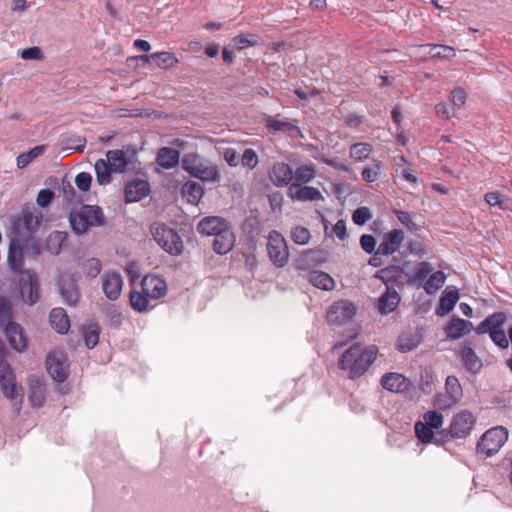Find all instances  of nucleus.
<instances>
[{
    "instance_id": "obj_43",
    "label": "nucleus",
    "mask_w": 512,
    "mask_h": 512,
    "mask_svg": "<svg viewBox=\"0 0 512 512\" xmlns=\"http://www.w3.org/2000/svg\"><path fill=\"white\" fill-rule=\"evenodd\" d=\"M45 151H46L45 145H38V146L33 147L28 152L22 153L17 157V166L19 168H25L37 157L44 154Z\"/></svg>"
},
{
    "instance_id": "obj_30",
    "label": "nucleus",
    "mask_w": 512,
    "mask_h": 512,
    "mask_svg": "<svg viewBox=\"0 0 512 512\" xmlns=\"http://www.w3.org/2000/svg\"><path fill=\"white\" fill-rule=\"evenodd\" d=\"M293 178V171L289 164L277 162L272 167V180L275 185L283 187L288 185Z\"/></svg>"
},
{
    "instance_id": "obj_29",
    "label": "nucleus",
    "mask_w": 512,
    "mask_h": 512,
    "mask_svg": "<svg viewBox=\"0 0 512 512\" xmlns=\"http://www.w3.org/2000/svg\"><path fill=\"white\" fill-rule=\"evenodd\" d=\"M375 276L381 279L388 288L389 285H400L404 283L403 269L398 266H390L383 268L379 270Z\"/></svg>"
},
{
    "instance_id": "obj_12",
    "label": "nucleus",
    "mask_w": 512,
    "mask_h": 512,
    "mask_svg": "<svg viewBox=\"0 0 512 512\" xmlns=\"http://www.w3.org/2000/svg\"><path fill=\"white\" fill-rule=\"evenodd\" d=\"M267 253L272 263L277 267H284L289 259L287 242L283 235L276 230L269 233Z\"/></svg>"
},
{
    "instance_id": "obj_61",
    "label": "nucleus",
    "mask_w": 512,
    "mask_h": 512,
    "mask_svg": "<svg viewBox=\"0 0 512 512\" xmlns=\"http://www.w3.org/2000/svg\"><path fill=\"white\" fill-rule=\"evenodd\" d=\"M92 182V176L87 172L79 173L75 178L76 186L83 192L90 189Z\"/></svg>"
},
{
    "instance_id": "obj_33",
    "label": "nucleus",
    "mask_w": 512,
    "mask_h": 512,
    "mask_svg": "<svg viewBox=\"0 0 512 512\" xmlns=\"http://www.w3.org/2000/svg\"><path fill=\"white\" fill-rule=\"evenodd\" d=\"M180 153L170 147H163L158 151L157 164L164 169H171L179 164Z\"/></svg>"
},
{
    "instance_id": "obj_4",
    "label": "nucleus",
    "mask_w": 512,
    "mask_h": 512,
    "mask_svg": "<svg viewBox=\"0 0 512 512\" xmlns=\"http://www.w3.org/2000/svg\"><path fill=\"white\" fill-rule=\"evenodd\" d=\"M72 230L77 235L84 234L90 227H100L105 224L102 209L96 205H83L79 211H72L69 216Z\"/></svg>"
},
{
    "instance_id": "obj_32",
    "label": "nucleus",
    "mask_w": 512,
    "mask_h": 512,
    "mask_svg": "<svg viewBox=\"0 0 512 512\" xmlns=\"http://www.w3.org/2000/svg\"><path fill=\"white\" fill-rule=\"evenodd\" d=\"M400 296L395 290H390L389 288L385 293L381 295L378 300V309L379 312L383 315H387L393 312L399 305Z\"/></svg>"
},
{
    "instance_id": "obj_8",
    "label": "nucleus",
    "mask_w": 512,
    "mask_h": 512,
    "mask_svg": "<svg viewBox=\"0 0 512 512\" xmlns=\"http://www.w3.org/2000/svg\"><path fill=\"white\" fill-rule=\"evenodd\" d=\"M0 388L3 395L17 406L16 410L19 412L23 401L22 386L17 384L11 365L2 357L0 358Z\"/></svg>"
},
{
    "instance_id": "obj_15",
    "label": "nucleus",
    "mask_w": 512,
    "mask_h": 512,
    "mask_svg": "<svg viewBox=\"0 0 512 512\" xmlns=\"http://www.w3.org/2000/svg\"><path fill=\"white\" fill-rule=\"evenodd\" d=\"M356 314V306L349 301L334 303L327 312L329 323L341 325L351 320Z\"/></svg>"
},
{
    "instance_id": "obj_53",
    "label": "nucleus",
    "mask_w": 512,
    "mask_h": 512,
    "mask_svg": "<svg viewBox=\"0 0 512 512\" xmlns=\"http://www.w3.org/2000/svg\"><path fill=\"white\" fill-rule=\"evenodd\" d=\"M423 420L426 425L434 430L439 429L443 425L444 417L442 413L436 410H430L423 415Z\"/></svg>"
},
{
    "instance_id": "obj_14",
    "label": "nucleus",
    "mask_w": 512,
    "mask_h": 512,
    "mask_svg": "<svg viewBox=\"0 0 512 512\" xmlns=\"http://www.w3.org/2000/svg\"><path fill=\"white\" fill-rule=\"evenodd\" d=\"M278 116L268 115L264 119L265 127L270 133L287 132L292 138L302 137V132L297 126L296 119H279Z\"/></svg>"
},
{
    "instance_id": "obj_22",
    "label": "nucleus",
    "mask_w": 512,
    "mask_h": 512,
    "mask_svg": "<svg viewBox=\"0 0 512 512\" xmlns=\"http://www.w3.org/2000/svg\"><path fill=\"white\" fill-rule=\"evenodd\" d=\"M381 385L384 389L395 392L402 393L409 390L411 386V382L408 378L400 373H386L381 378Z\"/></svg>"
},
{
    "instance_id": "obj_16",
    "label": "nucleus",
    "mask_w": 512,
    "mask_h": 512,
    "mask_svg": "<svg viewBox=\"0 0 512 512\" xmlns=\"http://www.w3.org/2000/svg\"><path fill=\"white\" fill-rule=\"evenodd\" d=\"M46 368L53 380L63 382L68 376L65 359L61 353L52 352L47 355Z\"/></svg>"
},
{
    "instance_id": "obj_39",
    "label": "nucleus",
    "mask_w": 512,
    "mask_h": 512,
    "mask_svg": "<svg viewBox=\"0 0 512 512\" xmlns=\"http://www.w3.org/2000/svg\"><path fill=\"white\" fill-rule=\"evenodd\" d=\"M67 239V233L63 231H53L46 238L44 247L52 255H58L61 252L63 243Z\"/></svg>"
},
{
    "instance_id": "obj_9",
    "label": "nucleus",
    "mask_w": 512,
    "mask_h": 512,
    "mask_svg": "<svg viewBox=\"0 0 512 512\" xmlns=\"http://www.w3.org/2000/svg\"><path fill=\"white\" fill-rule=\"evenodd\" d=\"M151 234L157 244L170 255H180L183 250L181 237L172 228L161 222L151 225Z\"/></svg>"
},
{
    "instance_id": "obj_52",
    "label": "nucleus",
    "mask_w": 512,
    "mask_h": 512,
    "mask_svg": "<svg viewBox=\"0 0 512 512\" xmlns=\"http://www.w3.org/2000/svg\"><path fill=\"white\" fill-rule=\"evenodd\" d=\"M382 168V163L378 160H374L373 163L365 167L361 173L364 181L368 183H372L376 181L379 177L380 171Z\"/></svg>"
},
{
    "instance_id": "obj_2",
    "label": "nucleus",
    "mask_w": 512,
    "mask_h": 512,
    "mask_svg": "<svg viewBox=\"0 0 512 512\" xmlns=\"http://www.w3.org/2000/svg\"><path fill=\"white\" fill-rule=\"evenodd\" d=\"M378 352L376 345L354 343L342 353L338 367L348 379L357 380L366 374L377 359Z\"/></svg>"
},
{
    "instance_id": "obj_28",
    "label": "nucleus",
    "mask_w": 512,
    "mask_h": 512,
    "mask_svg": "<svg viewBox=\"0 0 512 512\" xmlns=\"http://www.w3.org/2000/svg\"><path fill=\"white\" fill-rule=\"evenodd\" d=\"M129 301L132 309L139 313H144L154 308V305L151 304L153 299L150 298V296H146V293L142 289L141 285L140 290L132 289L130 291Z\"/></svg>"
},
{
    "instance_id": "obj_57",
    "label": "nucleus",
    "mask_w": 512,
    "mask_h": 512,
    "mask_svg": "<svg viewBox=\"0 0 512 512\" xmlns=\"http://www.w3.org/2000/svg\"><path fill=\"white\" fill-rule=\"evenodd\" d=\"M232 43L236 49L242 50L250 46H256L258 44V40L254 36L249 38L246 35L240 34L233 37Z\"/></svg>"
},
{
    "instance_id": "obj_64",
    "label": "nucleus",
    "mask_w": 512,
    "mask_h": 512,
    "mask_svg": "<svg viewBox=\"0 0 512 512\" xmlns=\"http://www.w3.org/2000/svg\"><path fill=\"white\" fill-rule=\"evenodd\" d=\"M360 246L366 253H373L376 247V240L374 236L369 234L362 235L360 238Z\"/></svg>"
},
{
    "instance_id": "obj_7",
    "label": "nucleus",
    "mask_w": 512,
    "mask_h": 512,
    "mask_svg": "<svg viewBox=\"0 0 512 512\" xmlns=\"http://www.w3.org/2000/svg\"><path fill=\"white\" fill-rule=\"evenodd\" d=\"M183 170L191 176L207 182H219L221 175L214 165H208L198 154H187L182 158Z\"/></svg>"
},
{
    "instance_id": "obj_58",
    "label": "nucleus",
    "mask_w": 512,
    "mask_h": 512,
    "mask_svg": "<svg viewBox=\"0 0 512 512\" xmlns=\"http://www.w3.org/2000/svg\"><path fill=\"white\" fill-rule=\"evenodd\" d=\"M19 55L24 60H42L44 58L42 50L37 46L24 49Z\"/></svg>"
},
{
    "instance_id": "obj_46",
    "label": "nucleus",
    "mask_w": 512,
    "mask_h": 512,
    "mask_svg": "<svg viewBox=\"0 0 512 512\" xmlns=\"http://www.w3.org/2000/svg\"><path fill=\"white\" fill-rule=\"evenodd\" d=\"M99 327L97 324H89L83 330V338L88 349L94 348L99 342Z\"/></svg>"
},
{
    "instance_id": "obj_44",
    "label": "nucleus",
    "mask_w": 512,
    "mask_h": 512,
    "mask_svg": "<svg viewBox=\"0 0 512 512\" xmlns=\"http://www.w3.org/2000/svg\"><path fill=\"white\" fill-rule=\"evenodd\" d=\"M157 66L161 69H169L178 63V59L172 52H156L153 53Z\"/></svg>"
},
{
    "instance_id": "obj_37",
    "label": "nucleus",
    "mask_w": 512,
    "mask_h": 512,
    "mask_svg": "<svg viewBox=\"0 0 512 512\" xmlns=\"http://www.w3.org/2000/svg\"><path fill=\"white\" fill-rule=\"evenodd\" d=\"M29 401L33 407H41L45 401V386L40 379L29 380Z\"/></svg>"
},
{
    "instance_id": "obj_60",
    "label": "nucleus",
    "mask_w": 512,
    "mask_h": 512,
    "mask_svg": "<svg viewBox=\"0 0 512 512\" xmlns=\"http://www.w3.org/2000/svg\"><path fill=\"white\" fill-rule=\"evenodd\" d=\"M484 199L490 206H497L502 210L508 209V206L505 201L500 198L498 192H488L484 195Z\"/></svg>"
},
{
    "instance_id": "obj_23",
    "label": "nucleus",
    "mask_w": 512,
    "mask_h": 512,
    "mask_svg": "<svg viewBox=\"0 0 512 512\" xmlns=\"http://www.w3.org/2000/svg\"><path fill=\"white\" fill-rule=\"evenodd\" d=\"M230 223L218 216H208L200 220L197 225V231L205 236H216L225 227H230Z\"/></svg>"
},
{
    "instance_id": "obj_19",
    "label": "nucleus",
    "mask_w": 512,
    "mask_h": 512,
    "mask_svg": "<svg viewBox=\"0 0 512 512\" xmlns=\"http://www.w3.org/2000/svg\"><path fill=\"white\" fill-rule=\"evenodd\" d=\"M150 193V184L143 179H134L128 182L124 189L126 203H134L142 200Z\"/></svg>"
},
{
    "instance_id": "obj_10",
    "label": "nucleus",
    "mask_w": 512,
    "mask_h": 512,
    "mask_svg": "<svg viewBox=\"0 0 512 512\" xmlns=\"http://www.w3.org/2000/svg\"><path fill=\"white\" fill-rule=\"evenodd\" d=\"M508 439V431L502 426L487 430L477 443V451L490 457L497 453Z\"/></svg>"
},
{
    "instance_id": "obj_41",
    "label": "nucleus",
    "mask_w": 512,
    "mask_h": 512,
    "mask_svg": "<svg viewBox=\"0 0 512 512\" xmlns=\"http://www.w3.org/2000/svg\"><path fill=\"white\" fill-rule=\"evenodd\" d=\"M446 278V274L442 271L431 272L423 284L425 292L429 295L435 294L443 287Z\"/></svg>"
},
{
    "instance_id": "obj_49",
    "label": "nucleus",
    "mask_w": 512,
    "mask_h": 512,
    "mask_svg": "<svg viewBox=\"0 0 512 512\" xmlns=\"http://www.w3.org/2000/svg\"><path fill=\"white\" fill-rule=\"evenodd\" d=\"M415 434H416V437L422 443H431L432 441L435 442V440L437 439L434 437L433 429L430 428L428 425H426L422 421H418L415 424Z\"/></svg>"
},
{
    "instance_id": "obj_50",
    "label": "nucleus",
    "mask_w": 512,
    "mask_h": 512,
    "mask_svg": "<svg viewBox=\"0 0 512 512\" xmlns=\"http://www.w3.org/2000/svg\"><path fill=\"white\" fill-rule=\"evenodd\" d=\"M12 321V307L8 299L0 297V327L5 329Z\"/></svg>"
},
{
    "instance_id": "obj_18",
    "label": "nucleus",
    "mask_w": 512,
    "mask_h": 512,
    "mask_svg": "<svg viewBox=\"0 0 512 512\" xmlns=\"http://www.w3.org/2000/svg\"><path fill=\"white\" fill-rule=\"evenodd\" d=\"M405 234L401 229H394L383 236L378 246V254L389 256L397 252L404 240Z\"/></svg>"
},
{
    "instance_id": "obj_59",
    "label": "nucleus",
    "mask_w": 512,
    "mask_h": 512,
    "mask_svg": "<svg viewBox=\"0 0 512 512\" xmlns=\"http://www.w3.org/2000/svg\"><path fill=\"white\" fill-rule=\"evenodd\" d=\"M466 93L465 91L458 87L451 91L450 93V101L452 102L453 106L456 108H460L465 104L466 101Z\"/></svg>"
},
{
    "instance_id": "obj_17",
    "label": "nucleus",
    "mask_w": 512,
    "mask_h": 512,
    "mask_svg": "<svg viewBox=\"0 0 512 512\" xmlns=\"http://www.w3.org/2000/svg\"><path fill=\"white\" fill-rule=\"evenodd\" d=\"M58 287L64 302L70 306H76L80 293L75 279L71 275H61L58 280Z\"/></svg>"
},
{
    "instance_id": "obj_26",
    "label": "nucleus",
    "mask_w": 512,
    "mask_h": 512,
    "mask_svg": "<svg viewBox=\"0 0 512 512\" xmlns=\"http://www.w3.org/2000/svg\"><path fill=\"white\" fill-rule=\"evenodd\" d=\"M459 299V292L455 287H447L439 300V304L436 308L437 316H445L450 313L455 307L457 301Z\"/></svg>"
},
{
    "instance_id": "obj_24",
    "label": "nucleus",
    "mask_w": 512,
    "mask_h": 512,
    "mask_svg": "<svg viewBox=\"0 0 512 512\" xmlns=\"http://www.w3.org/2000/svg\"><path fill=\"white\" fill-rule=\"evenodd\" d=\"M4 333L8 339L10 346L18 351L22 352L27 348V337L24 334L22 327L17 323L8 324Z\"/></svg>"
},
{
    "instance_id": "obj_38",
    "label": "nucleus",
    "mask_w": 512,
    "mask_h": 512,
    "mask_svg": "<svg viewBox=\"0 0 512 512\" xmlns=\"http://www.w3.org/2000/svg\"><path fill=\"white\" fill-rule=\"evenodd\" d=\"M308 278L309 282L319 289L330 291L335 287L334 279L326 272L311 271Z\"/></svg>"
},
{
    "instance_id": "obj_62",
    "label": "nucleus",
    "mask_w": 512,
    "mask_h": 512,
    "mask_svg": "<svg viewBox=\"0 0 512 512\" xmlns=\"http://www.w3.org/2000/svg\"><path fill=\"white\" fill-rule=\"evenodd\" d=\"M395 215H396L397 219L408 229L417 230V225L413 221L412 216L409 212L402 211V210H396Z\"/></svg>"
},
{
    "instance_id": "obj_6",
    "label": "nucleus",
    "mask_w": 512,
    "mask_h": 512,
    "mask_svg": "<svg viewBox=\"0 0 512 512\" xmlns=\"http://www.w3.org/2000/svg\"><path fill=\"white\" fill-rule=\"evenodd\" d=\"M476 417L467 410H462L456 413L448 426L447 429L440 433V439H436V444H443L451 439H465L467 438L475 424Z\"/></svg>"
},
{
    "instance_id": "obj_55",
    "label": "nucleus",
    "mask_w": 512,
    "mask_h": 512,
    "mask_svg": "<svg viewBox=\"0 0 512 512\" xmlns=\"http://www.w3.org/2000/svg\"><path fill=\"white\" fill-rule=\"evenodd\" d=\"M373 217L368 207L362 206L357 208L352 214V220L356 225L362 226Z\"/></svg>"
},
{
    "instance_id": "obj_25",
    "label": "nucleus",
    "mask_w": 512,
    "mask_h": 512,
    "mask_svg": "<svg viewBox=\"0 0 512 512\" xmlns=\"http://www.w3.org/2000/svg\"><path fill=\"white\" fill-rule=\"evenodd\" d=\"M235 245V235L232 227H225L214 237L213 250L219 255L230 252Z\"/></svg>"
},
{
    "instance_id": "obj_51",
    "label": "nucleus",
    "mask_w": 512,
    "mask_h": 512,
    "mask_svg": "<svg viewBox=\"0 0 512 512\" xmlns=\"http://www.w3.org/2000/svg\"><path fill=\"white\" fill-rule=\"evenodd\" d=\"M291 239L295 244L306 245L311 239L310 231L303 226H296L291 230Z\"/></svg>"
},
{
    "instance_id": "obj_21",
    "label": "nucleus",
    "mask_w": 512,
    "mask_h": 512,
    "mask_svg": "<svg viewBox=\"0 0 512 512\" xmlns=\"http://www.w3.org/2000/svg\"><path fill=\"white\" fill-rule=\"evenodd\" d=\"M289 196L298 201H319L323 196L318 188L311 186H302L300 183L293 182L289 187Z\"/></svg>"
},
{
    "instance_id": "obj_27",
    "label": "nucleus",
    "mask_w": 512,
    "mask_h": 512,
    "mask_svg": "<svg viewBox=\"0 0 512 512\" xmlns=\"http://www.w3.org/2000/svg\"><path fill=\"white\" fill-rule=\"evenodd\" d=\"M472 329V322L461 319L459 317H454L445 327V333L448 338L459 339L468 334Z\"/></svg>"
},
{
    "instance_id": "obj_48",
    "label": "nucleus",
    "mask_w": 512,
    "mask_h": 512,
    "mask_svg": "<svg viewBox=\"0 0 512 512\" xmlns=\"http://www.w3.org/2000/svg\"><path fill=\"white\" fill-rule=\"evenodd\" d=\"M316 170L313 164L303 165L296 169L294 177L296 183H307L315 178Z\"/></svg>"
},
{
    "instance_id": "obj_36",
    "label": "nucleus",
    "mask_w": 512,
    "mask_h": 512,
    "mask_svg": "<svg viewBox=\"0 0 512 512\" xmlns=\"http://www.w3.org/2000/svg\"><path fill=\"white\" fill-rule=\"evenodd\" d=\"M49 322L58 333L64 334L69 330L70 323L66 311L63 308H54L49 315Z\"/></svg>"
},
{
    "instance_id": "obj_63",
    "label": "nucleus",
    "mask_w": 512,
    "mask_h": 512,
    "mask_svg": "<svg viewBox=\"0 0 512 512\" xmlns=\"http://www.w3.org/2000/svg\"><path fill=\"white\" fill-rule=\"evenodd\" d=\"M54 198V192L50 189H42L39 191L36 203L38 206L44 208L47 207Z\"/></svg>"
},
{
    "instance_id": "obj_40",
    "label": "nucleus",
    "mask_w": 512,
    "mask_h": 512,
    "mask_svg": "<svg viewBox=\"0 0 512 512\" xmlns=\"http://www.w3.org/2000/svg\"><path fill=\"white\" fill-rule=\"evenodd\" d=\"M94 169L99 185H107L112 181L111 173L113 172V167L107 158L98 159L94 165Z\"/></svg>"
},
{
    "instance_id": "obj_47",
    "label": "nucleus",
    "mask_w": 512,
    "mask_h": 512,
    "mask_svg": "<svg viewBox=\"0 0 512 512\" xmlns=\"http://www.w3.org/2000/svg\"><path fill=\"white\" fill-rule=\"evenodd\" d=\"M429 53L432 57L450 60L456 56L455 49L447 45L430 44Z\"/></svg>"
},
{
    "instance_id": "obj_42",
    "label": "nucleus",
    "mask_w": 512,
    "mask_h": 512,
    "mask_svg": "<svg viewBox=\"0 0 512 512\" xmlns=\"http://www.w3.org/2000/svg\"><path fill=\"white\" fill-rule=\"evenodd\" d=\"M433 271V266L430 262L422 261L415 267L414 273L409 278L408 283L411 285L424 284L429 274Z\"/></svg>"
},
{
    "instance_id": "obj_45",
    "label": "nucleus",
    "mask_w": 512,
    "mask_h": 512,
    "mask_svg": "<svg viewBox=\"0 0 512 512\" xmlns=\"http://www.w3.org/2000/svg\"><path fill=\"white\" fill-rule=\"evenodd\" d=\"M372 152V146L369 143H355L350 148V157L355 161L367 159Z\"/></svg>"
},
{
    "instance_id": "obj_34",
    "label": "nucleus",
    "mask_w": 512,
    "mask_h": 512,
    "mask_svg": "<svg viewBox=\"0 0 512 512\" xmlns=\"http://www.w3.org/2000/svg\"><path fill=\"white\" fill-rule=\"evenodd\" d=\"M460 357L465 368L471 373H477L482 368V360L477 356L474 349L463 346L460 350Z\"/></svg>"
},
{
    "instance_id": "obj_11",
    "label": "nucleus",
    "mask_w": 512,
    "mask_h": 512,
    "mask_svg": "<svg viewBox=\"0 0 512 512\" xmlns=\"http://www.w3.org/2000/svg\"><path fill=\"white\" fill-rule=\"evenodd\" d=\"M106 158L113 167L114 173H127L136 168L137 151L132 147L126 150L115 149L106 152Z\"/></svg>"
},
{
    "instance_id": "obj_3",
    "label": "nucleus",
    "mask_w": 512,
    "mask_h": 512,
    "mask_svg": "<svg viewBox=\"0 0 512 512\" xmlns=\"http://www.w3.org/2000/svg\"><path fill=\"white\" fill-rule=\"evenodd\" d=\"M33 210L30 205H24L20 214L12 218L10 239L27 243L33 238L43 218L41 213L35 215Z\"/></svg>"
},
{
    "instance_id": "obj_5",
    "label": "nucleus",
    "mask_w": 512,
    "mask_h": 512,
    "mask_svg": "<svg viewBox=\"0 0 512 512\" xmlns=\"http://www.w3.org/2000/svg\"><path fill=\"white\" fill-rule=\"evenodd\" d=\"M507 321V313L503 311L494 312L487 316L476 328L475 332L479 335L489 334L491 341L501 349L509 347L508 335L503 330Z\"/></svg>"
},
{
    "instance_id": "obj_20",
    "label": "nucleus",
    "mask_w": 512,
    "mask_h": 512,
    "mask_svg": "<svg viewBox=\"0 0 512 512\" xmlns=\"http://www.w3.org/2000/svg\"><path fill=\"white\" fill-rule=\"evenodd\" d=\"M141 286L146 296H150L153 300L164 297L167 292L165 280L155 275H146L141 281Z\"/></svg>"
},
{
    "instance_id": "obj_35",
    "label": "nucleus",
    "mask_w": 512,
    "mask_h": 512,
    "mask_svg": "<svg viewBox=\"0 0 512 512\" xmlns=\"http://www.w3.org/2000/svg\"><path fill=\"white\" fill-rule=\"evenodd\" d=\"M445 389L448 395L445 405H455L461 400L463 390L457 377L453 375L448 376L445 381Z\"/></svg>"
},
{
    "instance_id": "obj_1",
    "label": "nucleus",
    "mask_w": 512,
    "mask_h": 512,
    "mask_svg": "<svg viewBox=\"0 0 512 512\" xmlns=\"http://www.w3.org/2000/svg\"><path fill=\"white\" fill-rule=\"evenodd\" d=\"M24 244L26 243L10 239L7 260L12 273L18 276L19 290L24 302L33 305L39 300V281L36 273L23 268Z\"/></svg>"
},
{
    "instance_id": "obj_56",
    "label": "nucleus",
    "mask_w": 512,
    "mask_h": 512,
    "mask_svg": "<svg viewBox=\"0 0 512 512\" xmlns=\"http://www.w3.org/2000/svg\"><path fill=\"white\" fill-rule=\"evenodd\" d=\"M259 162L258 155L252 148H246L242 154L241 164L248 168L254 169Z\"/></svg>"
},
{
    "instance_id": "obj_54",
    "label": "nucleus",
    "mask_w": 512,
    "mask_h": 512,
    "mask_svg": "<svg viewBox=\"0 0 512 512\" xmlns=\"http://www.w3.org/2000/svg\"><path fill=\"white\" fill-rule=\"evenodd\" d=\"M101 262L97 258H90L83 264V271L89 278L97 277L101 272Z\"/></svg>"
},
{
    "instance_id": "obj_13",
    "label": "nucleus",
    "mask_w": 512,
    "mask_h": 512,
    "mask_svg": "<svg viewBox=\"0 0 512 512\" xmlns=\"http://www.w3.org/2000/svg\"><path fill=\"white\" fill-rule=\"evenodd\" d=\"M123 285V277L118 271H105L101 276L102 291L110 301H115L120 297Z\"/></svg>"
},
{
    "instance_id": "obj_31",
    "label": "nucleus",
    "mask_w": 512,
    "mask_h": 512,
    "mask_svg": "<svg viewBox=\"0 0 512 512\" xmlns=\"http://www.w3.org/2000/svg\"><path fill=\"white\" fill-rule=\"evenodd\" d=\"M181 194L188 203L197 205L203 197L204 189L200 183L189 180L183 184Z\"/></svg>"
}]
</instances>
